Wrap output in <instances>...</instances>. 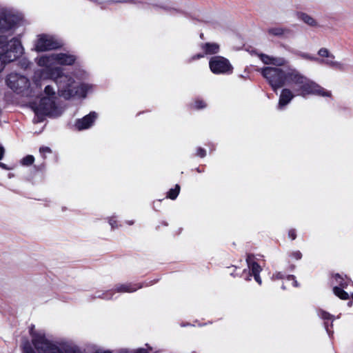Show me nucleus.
Instances as JSON below:
<instances>
[{"mask_svg":"<svg viewBox=\"0 0 353 353\" xmlns=\"http://www.w3.org/2000/svg\"><path fill=\"white\" fill-rule=\"evenodd\" d=\"M109 223L113 229L117 227V221L112 217L109 219Z\"/></svg>","mask_w":353,"mask_h":353,"instance_id":"37998d69","label":"nucleus"},{"mask_svg":"<svg viewBox=\"0 0 353 353\" xmlns=\"http://www.w3.org/2000/svg\"><path fill=\"white\" fill-rule=\"evenodd\" d=\"M92 353H112L111 351L110 350H97Z\"/></svg>","mask_w":353,"mask_h":353,"instance_id":"de8ad7c7","label":"nucleus"},{"mask_svg":"<svg viewBox=\"0 0 353 353\" xmlns=\"http://www.w3.org/2000/svg\"><path fill=\"white\" fill-rule=\"evenodd\" d=\"M35 116H41V120H44L46 116L59 117L61 112L57 106L54 98L43 97L39 105L34 108Z\"/></svg>","mask_w":353,"mask_h":353,"instance_id":"423d86ee","label":"nucleus"},{"mask_svg":"<svg viewBox=\"0 0 353 353\" xmlns=\"http://www.w3.org/2000/svg\"><path fill=\"white\" fill-rule=\"evenodd\" d=\"M97 117L95 112H91L82 119H77L75 123V127L79 130H83L90 128Z\"/></svg>","mask_w":353,"mask_h":353,"instance_id":"f8f14e48","label":"nucleus"},{"mask_svg":"<svg viewBox=\"0 0 353 353\" xmlns=\"http://www.w3.org/2000/svg\"><path fill=\"white\" fill-rule=\"evenodd\" d=\"M123 350V353H148L147 350H145L144 348H140L134 352H130V351H128L127 350Z\"/></svg>","mask_w":353,"mask_h":353,"instance_id":"e433bc0d","label":"nucleus"},{"mask_svg":"<svg viewBox=\"0 0 353 353\" xmlns=\"http://www.w3.org/2000/svg\"><path fill=\"white\" fill-rule=\"evenodd\" d=\"M296 96V93L288 88H284L281 90L278 108L280 110L283 109L292 99Z\"/></svg>","mask_w":353,"mask_h":353,"instance_id":"4468645a","label":"nucleus"},{"mask_svg":"<svg viewBox=\"0 0 353 353\" xmlns=\"http://www.w3.org/2000/svg\"><path fill=\"white\" fill-rule=\"evenodd\" d=\"M201 49L205 55L216 54L219 52L220 46L216 43L207 42L200 45Z\"/></svg>","mask_w":353,"mask_h":353,"instance_id":"a211bd4d","label":"nucleus"},{"mask_svg":"<svg viewBox=\"0 0 353 353\" xmlns=\"http://www.w3.org/2000/svg\"><path fill=\"white\" fill-rule=\"evenodd\" d=\"M45 94L48 96V97L54 98L55 92L51 85H46L44 89Z\"/></svg>","mask_w":353,"mask_h":353,"instance_id":"7c9ffc66","label":"nucleus"},{"mask_svg":"<svg viewBox=\"0 0 353 353\" xmlns=\"http://www.w3.org/2000/svg\"><path fill=\"white\" fill-rule=\"evenodd\" d=\"M205 54L204 53H199V54H196L195 55H194L193 57H192L191 58V60L192 61H194V60H196V59H199L201 58H203L204 57Z\"/></svg>","mask_w":353,"mask_h":353,"instance_id":"79ce46f5","label":"nucleus"},{"mask_svg":"<svg viewBox=\"0 0 353 353\" xmlns=\"http://www.w3.org/2000/svg\"><path fill=\"white\" fill-rule=\"evenodd\" d=\"M209 67L215 74H230L233 72L230 61L222 56L212 57L209 61Z\"/></svg>","mask_w":353,"mask_h":353,"instance_id":"6e6552de","label":"nucleus"},{"mask_svg":"<svg viewBox=\"0 0 353 353\" xmlns=\"http://www.w3.org/2000/svg\"><path fill=\"white\" fill-rule=\"evenodd\" d=\"M115 2H117V3H134V1L133 0H118V1H116Z\"/></svg>","mask_w":353,"mask_h":353,"instance_id":"49530a36","label":"nucleus"},{"mask_svg":"<svg viewBox=\"0 0 353 353\" xmlns=\"http://www.w3.org/2000/svg\"><path fill=\"white\" fill-rule=\"evenodd\" d=\"M294 277L295 276L294 275L290 274V275H288L285 278L288 281H292V280H294Z\"/></svg>","mask_w":353,"mask_h":353,"instance_id":"8fccbe9b","label":"nucleus"},{"mask_svg":"<svg viewBox=\"0 0 353 353\" xmlns=\"http://www.w3.org/2000/svg\"><path fill=\"white\" fill-rule=\"evenodd\" d=\"M114 294V291L112 289L106 291H97L94 294L91 296V299L93 300L98 298L105 300H110L112 299Z\"/></svg>","mask_w":353,"mask_h":353,"instance_id":"aec40b11","label":"nucleus"},{"mask_svg":"<svg viewBox=\"0 0 353 353\" xmlns=\"http://www.w3.org/2000/svg\"><path fill=\"white\" fill-rule=\"evenodd\" d=\"M13 42L12 48H10L8 52L0 53V73L8 63L16 61L23 54V48H21L17 41H14Z\"/></svg>","mask_w":353,"mask_h":353,"instance_id":"1a4fd4ad","label":"nucleus"},{"mask_svg":"<svg viewBox=\"0 0 353 353\" xmlns=\"http://www.w3.org/2000/svg\"><path fill=\"white\" fill-rule=\"evenodd\" d=\"M142 287H143V285L141 283H126L117 284L115 285V288L112 290L114 291V294L116 292L132 293V292H136L139 289H141Z\"/></svg>","mask_w":353,"mask_h":353,"instance_id":"2eb2a0df","label":"nucleus"},{"mask_svg":"<svg viewBox=\"0 0 353 353\" xmlns=\"http://www.w3.org/2000/svg\"><path fill=\"white\" fill-rule=\"evenodd\" d=\"M128 223L129 225H132L134 223V221H128Z\"/></svg>","mask_w":353,"mask_h":353,"instance_id":"6e6d98bb","label":"nucleus"},{"mask_svg":"<svg viewBox=\"0 0 353 353\" xmlns=\"http://www.w3.org/2000/svg\"><path fill=\"white\" fill-rule=\"evenodd\" d=\"M267 32L269 35L277 37L283 39H288L293 37L294 31L288 27L274 26L268 29Z\"/></svg>","mask_w":353,"mask_h":353,"instance_id":"9b49d317","label":"nucleus"},{"mask_svg":"<svg viewBox=\"0 0 353 353\" xmlns=\"http://www.w3.org/2000/svg\"><path fill=\"white\" fill-rule=\"evenodd\" d=\"M76 61V57L66 53H52L42 56L38 60V65L46 68V72L50 79H52L58 88L59 95L65 99L73 97L85 98L90 85L85 83L78 84L70 75L65 74L61 67L51 68L50 65L57 63L63 65H72Z\"/></svg>","mask_w":353,"mask_h":353,"instance_id":"f257e3e1","label":"nucleus"},{"mask_svg":"<svg viewBox=\"0 0 353 353\" xmlns=\"http://www.w3.org/2000/svg\"><path fill=\"white\" fill-rule=\"evenodd\" d=\"M180 192V186L176 184L174 188H171L167 193V198L174 200L177 198Z\"/></svg>","mask_w":353,"mask_h":353,"instance_id":"5701e85b","label":"nucleus"},{"mask_svg":"<svg viewBox=\"0 0 353 353\" xmlns=\"http://www.w3.org/2000/svg\"><path fill=\"white\" fill-rule=\"evenodd\" d=\"M318 316L324 321V327L330 337L333 334V331L332 330V323L334 321V316L326 311L323 310H319L317 311Z\"/></svg>","mask_w":353,"mask_h":353,"instance_id":"ddd939ff","label":"nucleus"},{"mask_svg":"<svg viewBox=\"0 0 353 353\" xmlns=\"http://www.w3.org/2000/svg\"><path fill=\"white\" fill-rule=\"evenodd\" d=\"M333 292L336 296L343 300H347L349 299V294L347 292L343 290V288L335 286L333 288Z\"/></svg>","mask_w":353,"mask_h":353,"instance_id":"4be33fe9","label":"nucleus"},{"mask_svg":"<svg viewBox=\"0 0 353 353\" xmlns=\"http://www.w3.org/2000/svg\"><path fill=\"white\" fill-rule=\"evenodd\" d=\"M4 154H5V149L2 145H0V160H1L3 158Z\"/></svg>","mask_w":353,"mask_h":353,"instance_id":"a18cd8bd","label":"nucleus"},{"mask_svg":"<svg viewBox=\"0 0 353 353\" xmlns=\"http://www.w3.org/2000/svg\"><path fill=\"white\" fill-rule=\"evenodd\" d=\"M62 45V42L54 37L48 34H41L37 39L35 49L38 52H44L59 48Z\"/></svg>","mask_w":353,"mask_h":353,"instance_id":"9d476101","label":"nucleus"},{"mask_svg":"<svg viewBox=\"0 0 353 353\" xmlns=\"http://www.w3.org/2000/svg\"><path fill=\"white\" fill-rule=\"evenodd\" d=\"M206 106L205 102L202 100H196L194 103V107L196 109H202Z\"/></svg>","mask_w":353,"mask_h":353,"instance_id":"473e14b6","label":"nucleus"},{"mask_svg":"<svg viewBox=\"0 0 353 353\" xmlns=\"http://www.w3.org/2000/svg\"><path fill=\"white\" fill-rule=\"evenodd\" d=\"M254 278V280L259 284V285H261L262 283V281H261V279L260 277V274H253L252 275Z\"/></svg>","mask_w":353,"mask_h":353,"instance_id":"c03bdc74","label":"nucleus"},{"mask_svg":"<svg viewBox=\"0 0 353 353\" xmlns=\"http://www.w3.org/2000/svg\"><path fill=\"white\" fill-rule=\"evenodd\" d=\"M296 17L298 19L302 21L310 27L316 28L319 26L318 22L312 16L305 12H298Z\"/></svg>","mask_w":353,"mask_h":353,"instance_id":"6ab92c4d","label":"nucleus"},{"mask_svg":"<svg viewBox=\"0 0 353 353\" xmlns=\"http://www.w3.org/2000/svg\"><path fill=\"white\" fill-rule=\"evenodd\" d=\"M120 353H123V350H121L120 351Z\"/></svg>","mask_w":353,"mask_h":353,"instance_id":"13d9d810","label":"nucleus"},{"mask_svg":"<svg viewBox=\"0 0 353 353\" xmlns=\"http://www.w3.org/2000/svg\"><path fill=\"white\" fill-rule=\"evenodd\" d=\"M21 20L19 15L10 10L2 9L0 11V32L3 33L15 29Z\"/></svg>","mask_w":353,"mask_h":353,"instance_id":"0eeeda50","label":"nucleus"},{"mask_svg":"<svg viewBox=\"0 0 353 353\" xmlns=\"http://www.w3.org/2000/svg\"><path fill=\"white\" fill-rule=\"evenodd\" d=\"M246 262L248 263V266L250 270L249 275L247 278H245L246 280L250 281V276L253 274H260L262 269L261 266L258 264V263L255 262L254 261V255L251 254H248L246 257Z\"/></svg>","mask_w":353,"mask_h":353,"instance_id":"f3484780","label":"nucleus"},{"mask_svg":"<svg viewBox=\"0 0 353 353\" xmlns=\"http://www.w3.org/2000/svg\"><path fill=\"white\" fill-rule=\"evenodd\" d=\"M37 117V122H41L43 120H41V116H36Z\"/></svg>","mask_w":353,"mask_h":353,"instance_id":"603ef678","label":"nucleus"},{"mask_svg":"<svg viewBox=\"0 0 353 353\" xmlns=\"http://www.w3.org/2000/svg\"><path fill=\"white\" fill-rule=\"evenodd\" d=\"M0 168H3L4 170H9L8 166L5 163H1V162H0Z\"/></svg>","mask_w":353,"mask_h":353,"instance_id":"09e8293b","label":"nucleus"},{"mask_svg":"<svg viewBox=\"0 0 353 353\" xmlns=\"http://www.w3.org/2000/svg\"><path fill=\"white\" fill-rule=\"evenodd\" d=\"M336 282L339 285V288H345L347 285V281H345L339 274L334 276Z\"/></svg>","mask_w":353,"mask_h":353,"instance_id":"cd10ccee","label":"nucleus"},{"mask_svg":"<svg viewBox=\"0 0 353 353\" xmlns=\"http://www.w3.org/2000/svg\"><path fill=\"white\" fill-rule=\"evenodd\" d=\"M296 54L298 56H299L300 57H301L304 59H306V60H310V61H315L317 63H319V58H318L314 55H312L310 54L306 53V52H299L296 53Z\"/></svg>","mask_w":353,"mask_h":353,"instance_id":"a878e982","label":"nucleus"},{"mask_svg":"<svg viewBox=\"0 0 353 353\" xmlns=\"http://www.w3.org/2000/svg\"><path fill=\"white\" fill-rule=\"evenodd\" d=\"M288 236L292 240H294L296 237V233L295 229H291L288 232Z\"/></svg>","mask_w":353,"mask_h":353,"instance_id":"c9c22d12","label":"nucleus"},{"mask_svg":"<svg viewBox=\"0 0 353 353\" xmlns=\"http://www.w3.org/2000/svg\"><path fill=\"white\" fill-rule=\"evenodd\" d=\"M281 288H282L283 290H285V286L284 285H282Z\"/></svg>","mask_w":353,"mask_h":353,"instance_id":"4d7b16f0","label":"nucleus"},{"mask_svg":"<svg viewBox=\"0 0 353 353\" xmlns=\"http://www.w3.org/2000/svg\"><path fill=\"white\" fill-rule=\"evenodd\" d=\"M152 6L158 10L159 9L163 10L165 12L170 14H174L176 13H180L181 11L176 8H172L168 5L166 4H157L153 3Z\"/></svg>","mask_w":353,"mask_h":353,"instance_id":"412c9836","label":"nucleus"},{"mask_svg":"<svg viewBox=\"0 0 353 353\" xmlns=\"http://www.w3.org/2000/svg\"><path fill=\"white\" fill-rule=\"evenodd\" d=\"M352 299H353V294H352Z\"/></svg>","mask_w":353,"mask_h":353,"instance_id":"bf43d9fd","label":"nucleus"},{"mask_svg":"<svg viewBox=\"0 0 353 353\" xmlns=\"http://www.w3.org/2000/svg\"><path fill=\"white\" fill-rule=\"evenodd\" d=\"M196 155L200 157L201 158L205 157L206 155L205 150L201 147L198 148L196 151Z\"/></svg>","mask_w":353,"mask_h":353,"instance_id":"f704fd0d","label":"nucleus"},{"mask_svg":"<svg viewBox=\"0 0 353 353\" xmlns=\"http://www.w3.org/2000/svg\"><path fill=\"white\" fill-rule=\"evenodd\" d=\"M32 344L39 353H82L77 347H67L63 351L56 344L46 339L45 334H32Z\"/></svg>","mask_w":353,"mask_h":353,"instance_id":"7ed1b4c3","label":"nucleus"},{"mask_svg":"<svg viewBox=\"0 0 353 353\" xmlns=\"http://www.w3.org/2000/svg\"><path fill=\"white\" fill-rule=\"evenodd\" d=\"M318 55L321 57H325L328 59H334L335 57L333 54L330 53L328 49L325 48H321L317 52Z\"/></svg>","mask_w":353,"mask_h":353,"instance_id":"393cba45","label":"nucleus"},{"mask_svg":"<svg viewBox=\"0 0 353 353\" xmlns=\"http://www.w3.org/2000/svg\"><path fill=\"white\" fill-rule=\"evenodd\" d=\"M334 61L332 59H328V58L327 59H319V63L327 65V63L334 62Z\"/></svg>","mask_w":353,"mask_h":353,"instance_id":"4c0bfd02","label":"nucleus"},{"mask_svg":"<svg viewBox=\"0 0 353 353\" xmlns=\"http://www.w3.org/2000/svg\"><path fill=\"white\" fill-rule=\"evenodd\" d=\"M287 61L284 58L281 57H273L272 64L276 66L285 65Z\"/></svg>","mask_w":353,"mask_h":353,"instance_id":"c85d7f7f","label":"nucleus"},{"mask_svg":"<svg viewBox=\"0 0 353 353\" xmlns=\"http://www.w3.org/2000/svg\"><path fill=\"white\" fill-rule=\"evenodd\" d=\"M39 152L41 153H50L51 152V150L49 147H46V146H42L39 148Z\"/></svg>","mask_w":353,"mask_h":353,"instance_id":"ea45409f","label":"nucleus"},{"mask_svg":"<svg viewBox=\"0 0 353 353\" xmlns=\"http://www.w3.org/2000/svg\"><path fill=\"white\" fill-rule=\"evenodd\" d=\"M34 161V157L32 155H27L25 157H23L21 161V163L23 165L29 166L33 164Z\"/></svg>","mask_w":353,"mask_h":353,"instance_id":"bb28decb","label":"nucleus"},{"mask_svg":"<svg viewBox=\"0 0 353 353\" xmlns=\"http://www.w3.org/2000/svg\"><path fill=\"white\" fill-rule=\"evenodd\" d=\"M23 353H36L28 341L23 345Z\"/></svg>","mask_w":353,"mask_h":353,"instance_id":"2f4dec72","label":"nucleus"},{"mask_svg":"<svg viewBox=\"0 0 353 353\" xmlns=\"http://www.w3.org/2000/svg\"><path fill=\"white\" fill-rule=\"evenodd\" d=\"M347 305H348V306H349V307L352 306V301H349V302L347 303Z\"/></svg>","mask_w":353,"mask_h":353,"instance_id":"5fc2aeb1","label":"nucleus"},{"mask_svg":"<svg viewBox=\"0 0 353 353\" xmlns=\"http://www.w3.org/2000/svg\"><path fill=\"white\" fill-rule=\"evenodd\" d=\"M261 73L275 92L285 84L286 69L268 66L262 68Z\"/></svg>","mask_w":353,"mask_h":353,"instance_id":"20e7f679","label":"nucleus"},{"mask_svg":"<svg viewBox=\"0 0 353 353\" xmlns=\"http://www.w3.org/2000/svg\"><path fill=\"white\" fill-rule=\"evenodd\" d=\"M196 171H197L198 172H203V170H201L199 168H196Z\"/></svg>","mask_w":353,"mask_h":353,"instance_id":"864d4df0","label":"nucleus"},{"mask_svg":"<svg viewBox=\"0 0 353 353\" xmlns=\"http://www.w3.org/2000/svg\"><path fill=\"white\" fill-rule=\"evenodd\" d=\"M285 83L293 84L296 95L305 97L308 94H316L321 97H331V92L312 81L297 69L293 67L286 68Z\"/></svg>","mask_w":353,"mask_h":353,"instance_id":"f03ea898","label":"nucleus"},{"mask_svg":"<svg viewBox=\"0 0 353 353\" xmlns=\"http://www.w3.org/2000/svg\"><path fill=\"white\" fill-rule=\"evenodd\" d=\"M260 59L263 63L265 64H272V57H270L269 55L265 54H259Z\"/></svg>","mask_w":353,"mask_h":353,"instance_id":"c756f323","label":"nucleus"},{"mask_svg":"<svg viewBox=\"0 0 353 353\" xmlns=\"http://www.w3.org/2000/svg\"><path fill=\"white\" fill-rule=\"evenodd\" d=\"M327 66L340 71H345L347 69L345 64L336 61L327 63Z\"/></svg>","mask_w":353,"mask_h":353,"instance_id":"b1692460","label":"nucleus"},{"mask_svg":"<svg viewBox=\"0 0 353 353\" xmlns=\"http://www.w3.org/2000/svg\"><path fill=\"white\" fill-rule=\"evenodd\" d=\"M19 63L20 67L23 69L28 68L30 65V62L28 61V60L25 58L20 60Z\"/></svg>","mask_w":353,"mask_h":353,"instance_id":"72a5a7b5","label":"nucleus"},{"mask_svg":"<svg viewBox=\"0 0 353 353\" xmlns=\"http://www.w3.org/2000/svg\"><path fill=\"white\" fill-rule=\"evenodd\" d=\"M292 255L296 260H299L302 257V254L299 251L294 252Z\"/></svg>","mask_w":353,"mask_h":353,"instance_id":"a19ab883","label":"nucleus"},{"mask_svg":"<svg viewBox=\"0 0 353 353\" xmlns=\"http://www.w3.org/2000/svg\"><path fill=\"white\" fill-rule=\"evenodd\" d=\"M16 41L19 43V45L21 48H23L21 42L19 39L17 37H13L10 39H8V37L5 35H0V53H6L10 50V48H12V45L14 43L13 41Z\"/></svg>","mask_w":353,"mask_h":353,"instance_id":"dca6fc26","label":"nucleus"},{"mask_svg":"<svg viewBox=\"0 0 353 353\" xmlns=\"http://www.w3.org/2000/svg\"><path fill=\"white\" fill-rule=\"evenodd\" d=\"M6 83L9 88L17 94L22 95L28 93L30 86V80L26 76L17 72H11L8 74Z\"/></svg>","mask_w":353,"mask_h":353,"instance_id":"39448f33","label":"nucleus"},{"mask_svg":"<svg viewBox=\"0 0 353 353\" xmlns=\"http://www.w3.org/2000/svg\"><path fill=\"white\" fill-rule=\"evenodd\" d=\"M284 278V274L282 272H276L272 276V279H283Z\"/></svg>","mask_w":353,"mask_h":353,"instance_id":"58836bf2","label":"nucleus"},{"mask_svg":"<svg viewBox=\"0 0 353 353\" xmlns=\"http://www.w3.org/2000/svg\"><path fill=\"white\" fill-rule=\"evenodd\" d=\"M292 281H293L292 285L294 287L299 286V283H298L297 281L296 280V277H294V280H292Z\"/></svg>","mask_w":353,"mask_h":353,"instance_id":"3c124183","label":"nucleus"}]
</instances>
